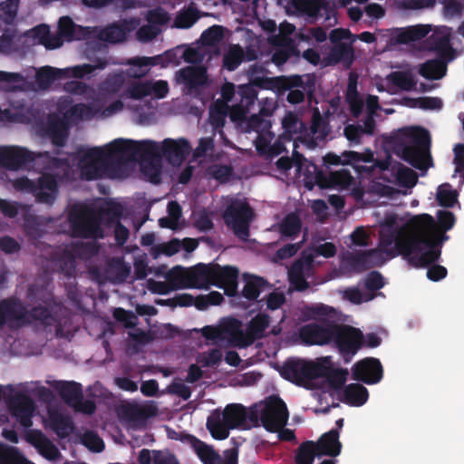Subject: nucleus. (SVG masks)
Instances as JSON below:
<instances>
[{
	"label": "nucleus",
	"mask_w": 464,
	"mask_h": 464,
	"mask_svg": "<svg viewBox=\"0 0 464 464\" xmlns=\"http://www.w3.org/2000/svg\"><path fill=\"white\" fill-rule=\"evenodd\" d=\"M419 218L411 217L404 225L393 229L382 228L380 247L389 258L401 256L411 266L423 267L427 262L421 260L422 246L417 232Z\"/></svg>",
	"instance_id": "1"
},
{
	"label": "nucleus",
	"mask_w": 464,
	"mask_h": 464,
	"mask_svg": "<svg viewBox=\"0 0 464 464\" xmlns=\"http://www.w3.org/2000/svg\"><path fill=\"white\" fill-rule=\"evenodd\" d=\"M388 143L394 154L419 170L425 171L432 165L430 135L424 128L401 129Z\"/></svg>",
	"instance_id": "2"
},
{
	"label": "nucleus",
	"mask_w": 464,
	"mask_h": 464,
	"mask_svg": "<svg viewBox=\"0 0 464 464\" xmlns=\"http://www.w3.org/2000/svg\"><path fill=\"white\" fill-rule=\"evenodd\" d=\"M413 218H420L417 232L423 250L421 260L426 261L427 265L439 261L442 246L450 238L446 233L455 225V215L449 210H438L437 221L426 213Z\"/></svg>",
	"instance_id": "3"
},
{
	"label": "nucleus",
	"mask_w": 464,
	"mask_h": 464,
	"mask_svg": "<svg viewBox=\"0 0 464 464\" xmlns=\"http://www.w3.org/2000/svg\"><path fill=\"white\" fill-rule=\"evenodd\" d=\"M73 159L78 161L81 178L85 180L97 179L102 174L111 178L119 177L122 169L113 141L104 148L79 150Z\"/></svg>",
	"instance_id": "4"
},
{
	"label": "nucleus",
	"mask_w": 464,
	"mask_h": 464,
	"mask_svg": "<svg viewBox=\"0 0 464 464\" xmlns=\"http://www.w3.org/2000/svg\"><path fill=\"white\" fill-rule=\"evenodd\" d=\"M33 322H39L43 326L48 327L55 323V318L51 310L43 305L28 310L17 297L0 300V329L5 325L20 328Z\"/></svg>",
	"instance_id": "5"
},
{
	"label": "nucleus",
	"mask_w": 464,
	"mask_h": 464,
	"mask_svg": "<svg viewBox=\"0 0 464 464\" xmlns=\"http://www.w3.org/2000/svg\"><path fill=\"white\" fill-rule=\"evenodd\" d=\"M37 159L45 163L44 169H62L63 176L69 179L71 164L67 158L53 157L49 151L35 153L16 146L0 147V166L9 170L33 167Z\"/></svg>",
	"instance_id": "6"
},
{
	"label": "nucleus",
	"mask_w": 464,
	"mask_h": 464,
	"mask_svg": "<svg viewBox=\"0 0 464 464\" xmlns=\"http://www.w3.org/2000/svg\"><path fill=\"white\" fill-rule=\"evenodd\" d=\"M250 420V410L238 403H231L225 407L222 413L215 411L207 420V429L216 440H226L229 430L244 427Z\"/></svg>",
	"instance_id": "7"
},
{
	"label": "nucleus",
	"mask_w": 464,
	"mask_h": 464,
	"mask_svg": "<svg viewBox=\"0 0 464 464\" xmlns=\"http://www.w3.org/2000/svg\"><path fill=\"white\" fill-rule=\"evenodd\" d=\"M289 413L285 401L278 396L271 395L264 401L254 404L250 408V422L256 425L260 420L262 426L269 432H276L285 427Z\"/></svg>",
	"instance_id": "8"
},
{
	"label": "nucleus",
	"mask_w": 464,
	"mask_h": 464,
	"mask_svg": "<svg viewBox=\"0 0 464 464\" xmlns=\"http://www.w3.org/2000/svg\"><path fill=\"white\" fill-rule=\"evenodd\" d=\"M68 222L74 237L103 238L101 218L95 210L86 204H74L68 212Z\"/></svg>",
	"instance_id": "9"
},
{
	"label": "nucleus",
	"mask_w": 464,
	"mask_h": 464,
	"mask_svg": "<svg viewBox=\"0 0 464 464\" xmlns=\"http://www.w3.org/2000/svg\"><path fill=\"white\" fill-rule=\"evenodd\" d=\"M13 187L17 191L33 195L37 203L47 206L55 203L60 192L58 177L52 173H43L37 179L17 178L13 181Z\"/></svg>",
	"instance_id": "10"
},
{
	"label": "nucleus",
	"mask_w": 464,
	"mask_h": 464,
	"mask_svg": "<svg viewBox=\"0 0 464 464\" xmlns=\"http://www.w3.org/2000/svg\"><path fill=\"white\" fill-rule=\"evenodd\" d=\"M323 362L303 359H288L281 367L280 375L298 386L307 388L310 382L324 375Z\"/></svg>",
	"instance_id": "11"
},
{
	"label": "nucleus",
	"mask_w": 464,
	"mask_h": 464,
	"mask_svg": "<svg viewBox=\"0 0 464 464\" xmlns=\"http://www.w3.org/2000/svg\"><path fill=\"white\" fill-rule=\"evenodd\" d=\"M332 343L338 350L344 362H350L363 346V333L354 326L334 323Z\"/></svg>",
	"instance_id": "12"
},
{
	"label": "nucleus",
	"mask_w": 464,
	"mask_h": 464,
	"mask_svg": "<svg viewBox=\"0 0 464 464\" xmlns=\"http://www.w3.org/2000/svg\"><path fill=\"white\" fill-rule=\"evenodd\" d=\"M276 86L281 91H288L286 101L291 104H299L307 97L309 102L314 97L315 79L314 75H290L276 79Z\"/></svg>",
	"instance_id": "13"
},
{
	"label": "nucleus",
	"mask_w": 464,
	"mask_h": 464,
	"mask_svg": "<svg viewBox=\"0 0 464 464\" xmlns=\"http://www.w3.org/2000/svg\"><path fill=\"white\" fill-rule=\"evenodd\" d=\"M254 216V210L246 200L234 199L226 208L223 218L238 238L246 240L250 235L249 226Z\"/></svg>",
	"instance_id": "14"
},
{
	"label": "nucleus",
	"mask_w": 464,
	"mask_h": 464,
	"mask_svg": "<svg viewBox=\"0 0 464 464\" xmlns=\"http://www.w3.org/2000/svg\"><path fill=\"white\" fill-rule=\"evenodd\" d=\"M121 166L138 159L160 157L162 145L153 140L133 141L118 139L113 140Z\"/></svg>",
	"instance_id": "15"
},
{
	"label": "nucleus",
	"mask_w": 464,
	"mask_h": 464,
	"mask_svg": "<svg viewBox=\"0 0 464 464\" xmlns=\"http://www.w3.org/2000/svg\"><path fill=\"white\" fill-rule=\"evenodd\" d=\"M373 152L368 149L362 153L348 150L343 151L341 155H337L335 153L329 152L324 157V163L327 167L331 165H350L358 174H362L363 172H370L372 168L370 169L366 166L361 165V163H372L373 162Z\"/></svg>",
	"instance_id": "16"
},
{
	"label": "nucleus",
	"mask_w": 464,
	"mask_h": 464,
	"mask_svg": "<svg viewBox=\"0 0 464 464\" xmlns=\"http://www.w3.org/2000/svg\"><path fill=\"white\" fill-rule=\"evenodd\" d=\"M234 98L235 103L230 108L229 117L233 121H243L257 100L256 86L251 83L239 85Z\"/></svg>",
	"instance_id": "17"
},
{
	"label": "nucleus",
	"mask_w": 464,
	"mask_h": 464,
	"mask_svg": "<svg viewBox=\"0 0 464 464\" xmlns=\"http://www.w3.org/2000/svg\"><path fill=\"white\" fill-rule=\"evenodd\" d=\"M7 406L12 416L21 426L27 429L33 425L34 403L30 396L17 392L7 399Z\"/></svg>",
	"instance_id": "18"
},
{
	"label": "nucleus",
	"mask_w": 464,
	"mask_h": 464,
	"mask_svg": "<svg viewBox=\"0 0 464 464\" xmlns=\"http://www.w3.org/2000/svg\"><path fill=\"white\" fill-rule=\"evenodd\" d=\"M382 376V366L377 358H364L355 362L352 367L353 379L369 385L378 383Z\"/></svg>",
	"instance_id": "19"
},
{
	"label": "nucleus",
	"mask_w": 464,
	"mask_h": 464,
	"mask_svg": "<svg viewBox=\"0 0 464 464\" xmlns=\"http://www.w3.org/2000/svg\"><path fill=\"white\" fill-rule=\"evenodd\" d=\"M333 324L334 322L324 324L311 323L299 329V337L306 345H325L332 343Z\"/></svg>",
	"instance_id": "20"
},
{
	"label": "nucleus",
	"mask_w": 464,
	"mask_h": 464,
	"mask_svg": "<svg viewBox=\"0 0 464 464\" xmlns=\"http://www.w3.org/2000/svg\"><path fill=\"white\" fill-rule=\"evenodd\" d=\"M44 136L50 139L51 142L62 148L65 146L69 137V121L64 116L57 113H50L45 123L42 127Z\"/></svg>",
	"instance_id": "21"
},
{
	"label": "nucleus",
	"mask_w": 464,
	"mask_h": 464,
	"mask_svg": "<svg viewBox=\"0 0 464 464\" xmlns=\"http://www.w3.org/2000/svg\"><path fill=\"white\" fill-rule=\"evenodd\" d=\"M214 264L198 263L185 271L182 276L184 285L188 288H208L214 277Z\"/></svg>",
	"instance_id": "22"
},
{
	"label": "nucleus",
	"mask_w": 464,
	"mask_h": 464,
	"mask_svg": "<svg viewBox=\"0 0 464 464\" xmlns=\"http://www.w3.org/2000/svg\"><path fill=\"white\" fill-rule=\"evenodd\" d=\"M238 269L234 266H220L214 264L212 285L224 289L227 296L237 295Z\"/></svg>",
	"instance_id": "23"
},
{
	"label": "nucleus",
	"mask_w": 464,
	"mask_h": 464,
	"mask_svg": "<svg viewBox=\"0 0 464 464\" xmlns=\"http://www.w3.org/2000/svg\"><path fill=\"white\" fill-rule=\"evenodd\" d=\"M172 61V53L168 51L165 54H160L152 57H135L128 60L127 64L132 65L137 68H130L127 70V74L130 78L140 79L148 73L147 66L161 65L166 66Z\"/></svg>",
	"instance_id": "24"
},
{
	"label": "nucleus",
	"mask_w": 464,
	"mask_h": 464,
	"mask_svg": "<svg viewBox=\"0 0 464 464\" xmlns=\"http://www.w3.org/2000/svg\"><path fill=\"white\" fill-rule=\"evenodd\" d=\"M190 146L186 139H165L162 141L161 157H164L171 165H179L189 153Z\"/></svg>",
	"instance_id": "25"
},
{
	"label": "nucleus",
	"mask_w": 464,
	"mask_h": 464,
	"mask_svg": "<svg viewBox=\"0 0 464 464\" xmlns=\"http://www.w3.org/2000/svg\"><path fill=\"white\" fill-rule=\"evenodd\" d=\"M180 440L188 444L203 464H223L214 448L191 434L182 435Z\"/></svg>",
	"instance_id": "26"
},
{
	"label": "nucleus",
	"mask_w": 464,
	"mask_h": 464,
	"mask_svg": "<svg viewBox=\"0 0 464 464\" xmlns=\"http://www.w3.org/2000/svg\"><path fill=\"white\" fill-rule=\"evenodd\" d=\"M339 437V430L332 429L328 432L324 433L317 441H314L319 456H328L331 458L339 456L343 447Z\"/></svg>",
	"instance_id": "27"
},
{
	"label": "nucleus",
	"mask_w": 464,
	"mask_h": 464,
	"mask_svg": "<svg viewBox=\"0 0 464 464\" xmlns=\"http://www.w3.org/2000/svg\"><path fill=\"white\" fill-rule=\"evenodd\" d=\"M244 287L241 295L248 301H256L260 294L269 288L271 285L265 278L255 275H244Z\"/></svg>",
	"instance_id": "28"
},
{
	"label": "nucleus",
	"mask_w": 464,
	"mask_h": 464,
	"mask_svg": "<svg viewBox=\"0 0 464 464\" xmlns=\"http://www.w3.org/2000/svg\"><path fill=\"white\" fill-rule=\"evenodd\" d=\"M55 389L60 397L69 406H76L83 399L82 386L76 382H58Z\"/></svg>",
	"instance_id": "29"
},
{
	"label": "nucleus",
	"mask_w": 464,
	"mask_h": 464,
	"mask_svg": "<svg viewBox=\"0 0 464 464\" xmlns=\"http://www.w3.org/2000/svg\"><path fill=\"white\" fill-rule=\"evenodd\" d=\"M369 398L368 390L360 383H350L343 389L342 401L354 407L362 406Z\"/></svg>",
	"instance_id": "30"
},
{
	"label": "nucleus",
	"mask_w": 464,
	"mask_h": 464,
	"mask_svg": "<svg viewBox=\"0 0 464 464\" xmlns=\"http://www.w3.org/2000/svg\"><path fill=\"white\" fill-rule=\"evenodd\" d=\"M428 46L436 52L440 58L451 60L453 49L450 44V34L434 33L427 39Z\"/></svg>",
	"instance_id": "31"
},
{
	"label": "nucleus",
	"mask_w": 464,
	"mask_h": 464,
	"mask_svg": "<svg viewBox=\"0 0 464 464\" xmlns=\"http://www.w3.org/2000/svg\"><path fill=\"white\" fill-rule=\"evenodd\" d=\"M353 60V47L345 43L334 44L326 58H324L325 65H334L339 63H346L350 66Z\"/></svg>",
	"instance_id": "32"
},
{
	"label": "nucleus",
	"mask_w": 464,
	"mask_h": 464,
	"mask_svg": "<svg viewBox=\"0 0 464 464\" xmlns=\"http://www.w3.org/2000/svg\"><path fill=\"white\" fill-rule=\"evenodd\" d=\"M450 60L438 58L428 60L419 69V73L428 80H439L446 74L447 63Z\"/></svg>",
	"instance_id": "33"
},
{
	"label": "nucleus",
	"mask_w": 464,
	"mask_h": 464,
	"mask_svg": "<svg viewBox=\"0 0 464 464\" xmlns=\"http://www.w3.org/2000/svg\"><path fill=\"white\" fill-rule=\"evenodd\" d=\"M430 33L428 25L418 24L396 30L394 38L399 44H409L424 38Z\"/></svg>",
	"instance_id": "34"
},
{
	"label": "nucleus",
	"mask_w": 464,
	"mask_h": 464,
	"mask_svg": "<svg viewBox=\"0 0 464 464\" xmlns=\"http://www.w3.org/2000/svg\"><path fill=\"white\" fill-rule=\"evenodd\" d=\"M223 332L231 334L241 333L240 322L237 319H228L227 322L223 324L221 328L212 325H206L201 329L202 335L206 339L211 341L220 339Z\"/></svg>",
	"instance_id": "35"
},
{
	"label": "nucleus",
	"mask_w": 464,
	"mask_h": 464,
	"mask_svg": "<svg viewBox=\"0 0 464 464\" xmlns=\"http://www.w3.org/2000/svg\"><path fill=\"white\" fill-rule=\"evenodd\" d=\"M108 63L109 62L106 58H96L92 64L83 63L73 67L64 68L63 70H67V73L64 75V79H82L84 76L92 73L97 69H104Z\"/></svg>",
	"instance_id": "36"
},
{
	"label": "nucleus",
	"mask_w": 464,
	"mask_h": 464,
	"mask_svg": "<svg viewBox=\"0 0 464 464\" xmlns=\"http://www.w3.org/2000/svg\"><path fill=\"white\" fill-rule=\"evenodd\" d=\"M67 70L44 66L40 68L35 74V81L40 88L48 89L55 81L64 79Z\"/></svg>",
	"instance_id": "37"
},
{
	"label": "nucleus",
	"mask_w": 464,
	"mask_h": 464,
	"mask_svg": "<svg viewBox=\"0 0 464 464\" xmlns=\"http://www.w3.org/2000/svg\"><path fill=\"white\" fill-rule=\"evenodd\" d=\"M302 220L298 214L289 213L287 214L281 223L279 224V233L282 237L285 238H295L301 232Z\"/></svg>",
	"instance_id": "38"
},
{
	"label": "nucleus",
	"mask_w": 464,
	"mask_h": 464,
	"mask_svg": "<svg viewBox=\"0 0 464 464\" xmlns=\"http://www.w3.org/2000/svg\"><path fill=\"white\" fill-rule=\"evenodd\" d=\"M51 427L61 439L67 438L73 430L74 424L72 418L59 412L50 414Z\"/></svg>",
	"instance_id": "39"
},
{
	"label": "nucleus",
	"mask_w": 464,
	"mask_h": 464,
	"mask_svg": "<svg viewBox=\"0 0 464 464\" xmlns=\"http://www.w3.org/2000/svg\"><path fill=\"white\" fill-rule=\"evenodd\" d=\"M269 326V316L266 314H258L253 317L246 326V336L251 341L262 339L265 331Z\"/></svg>",
	"instance_id": "40"
},
{
	"label": "nucleus",
	"mask_w": 464,
	"mask_h": 464,
	"mask_svg": "<svg viewBox=\"0 0 464 464\" xmlns=\"http://www.w3.org/2000/svg\"><path fill=\"white\" fill-rule=\"evenodd\" d=\"M368 256L366 250L347 252L343 262L351 271L361 273L369 269Z\"/></svg>",
	"instance_id": "41"
},
{
	"label": "nucleus",
	"mask_w": 464,
	"mask_h": 464,
	"mask_svg": "<svg viewBox=\"0 0 464 464\" xmlns=\"http://www.w3.org/2000/svg\"><path fill=\"white\" fill-rule=\"evenodd\" d=\"M126 75L128 76L123 71L109 73L105 80L101 82L100 90L107 94L118 93L124 85Z\"/></svg>",
	"instance_id": "42"
},
{
	"label": "nucleus",
	"mask_w": 464,
	"mask_h": 464,
	"mask_svg": "<svg viewBox=\"0 0 464 464\" xmlns=\"http://www.w3.org/2000/svg\"><path fill=\"white\" fill-rule=\"evenodd\" d=\"M387 80L392 85L406 92L414 90L417 85L414 76L410 72H392L387 76Z\"/></svg>",
	"instance_id": "43"
},
{
	"label": "nucleus",
	"mask_w": 464,
	"mask_h": 464,
	"mask_svg": "<svg viewBox=\"0 0 464 464\" xmlns=\"http://www.w3.org/2000/svg\"><path fill=\"white\" fill-rule=\"evenodd\" d=\"M0 464H32L18 449L0 443Z\"/></svg>",
	"instance_id": "44"
},
{
	"label": "nucleus",
	"mask_w": 464,
	"mask_h": 464,
	"mask_svg": "<svg viewBox=\"0 0 464 464\" xmlns=\"http://www.w3.org/2000/svg\"><path fill=\"white\" fill-rule=\"evenodd\" d=\"M315 457L320 458L314 441L306 440L302 442L296 450L295 463L313 464Z\"/></svg>",
	"instance_id": "45"
},
{
	"label": "nucleus",
	"mask_w": 464,
	"mask_h": 464,
	"mask_svg": "<svg viewBox=\"0 0 464 464\" xmlns=\"http://www.w3.org/2000/svg\"><path fill=\"white\" fill-rule=\"evenodd\" d=\"M245 58L243 48L239 44H234L223 56V67L229 72L238 68Z\"/></svg>",
	"instance_id": "46"
},
{
	"label": "nucleus",
	"mask_w": 464,
	"mask_h": 464,
	"mask_svg": "<svg viewBox=\"0 0 464 464\" xmlns=\"http://www.w3.org/2000/svg\"><path fill=\"white\" fill-rule=\"evenodd\" d=\"M324 375L320 378H326L330 386L335 390H339L343 387L347 380L348 371L346 369H331L325 363L323 362Z\"/></svg>",
	"instance_id": "47"
},
{
	"label": "nucleus",
	"mask_w": 464,
	"mask_h": 464,
	"mask_svg": "<svg viewBox=\"0 0 464 464\" xmlns=\"http://www.w3.org/2000/svg\"><path fill=\"white\" fill-rule=\"evenodd\" d=\"M303 122L298 120L297 116L292 112H288L283 119L282 126L284 129V133L282 135L283 139H286L287 141H294L295 138L292 136L293 134H297L299 129L302 127Z\"/></svg>",
	"instance_id": "48"
},
{
	"label": "nucleus",
	"mask_w": 464,
	"mask_h": 464,
	"mask_svg": "<svg viewBox=\"0 0 464 464\" xmlns=\"http://www.w3.org/2000/svg\"><path fill=\"white\" fill-rule=\"evenodd\" d=\"M199 19L198 11L189 7L180 11L174 20V26L179 29L190 28Z\"/></svg>",
	"instance_id": "49"
},
{
	"label": "nucleus",
	"mask_w": 464,
	"mask_h": 464,
	"mask_svg": "<svg viewBox=\"0 0 464 464\" xmlns=\"http://www.w3.org/2000/svg\"><path fill=\"white\" fill-rule=\"evenodd\" d=\"M126 37L125 29L118 24H111L102 29L99 34V38L104 42L115 44L122 42Z\"/></svg>",
	"instance_id": "50"
},
{
	"label": "nucleus",
	"mask_w": 464,
	"mask_h": 464,
	"mask_svg": "<svg viewBox=\"0 0 464 464\" xmlns=\"http://www.w3.org/2000/svg\"><path fill=\"white\" fill-rule=\"evenodd\" d=\"M328 122L321 115L319 110L314 109L312 115L311 132L316 136L317 139H324L328 134Z\"/></svg>",
	"instance_id": "51"
},
{
	"label": "nucleus",
	"mask_w": 464,
	"mask_h": 464,
	"mask_svg": "<svg viewBox=\"0 0 464 464\" xmlns=\"http://www.w3.org/2000/svg\"><path fill=\"white\" fill-rule=\"evenodd\" d=\"M181 80L189 86H197L202 83L204 78V71L199 68L186 67L179 72Z\"/></svg>",
	"instance_id": "52"
},
{
	"label": "nucleus",
	"mask_w": 464,
	"mask_h": 464,
	"mask_svg": "<svg viewBox=\"0 0 464 464\" xmlns=\"http://www.w3.org/2000/svg\"><path fill=\"white\" fill-rule=\"evenodd\" d=\"M457 192L450 189V186L449 184H444L439 187L437 200L440 206L444 208H452L457 202Z\"/></svg>",
	"instance_id": "53"
},
{
	"label": "nucleus",
	"mask_w": 464,
	"mask_h": 464,
	"mask_svg": "<svg viewBox=\"0 0 464 464\" xmlns=\"http://www.w3.org/2000/svg\"><path fill=\"white\" fill-rule=\"evenodd\" d=\"M271 121L258 114H253L246 120V131H255L259 134L269 131Z\"/></svg>",
	"instance_id": "54"
},
{
	"label": "nucleus",
	"mask_w": 464,
	"mask_h": 464,
	"mask_svg": "<svg viewBox=\"0 0 464 464\" xmlns=\"http://www.w3.org/2000/svg\"><path fill=\"white\" fill-rule=\"evenodd\" d=\"M19 0H5L0 3V19L5 24H11L17 14Z\"/></svg>",
	"instance_id": "55"
},
{
	"label": "nucleus",
	"mask_w": 464,
	"mask_h": 464,
	"mask_svg": "<svg viewBox=\"0 0 464 464\" xmlns=\"http://www.w3.org/2000/svg\"><path fill=\"white\" fill-rule=\"evenodd\" d=\"M396 179L401 186L408 188H413L418 181L417 174L411 169L404 166L399 168Z\"/></svg>",
	"instance_id": "56"
},
{
	"label": "nucleus",
	"mask_w": 464,
	"mask_h": 464,
	"mask_svg": "<svg viewBox=\"0 0 464 464\" xmlns=\"http://www.w3.org/2000/svg\"><path fill=\"white\" fill-rule=\"evenodd\" d=\"M92 109L90 105L85 103H77L72 105L63 116L69 121V119L82 120L84 117L89 118L92 116Z\"/></svg>",
	"instance_id": "57"
},
{
	"label": "nucleus",
	"mask_w": 464,
	"mask_h": 464,
	"mask_svg": "<svg viewBox=\"0 0 464 464\" xmlns=\"http://www.w3.org/2000/svg\"><path fill=\"white\" fill-rule=\"evenodd\" d=\"M127 95L134 100H140L150 95V81L133 82L126 90Z\"/></svg>",
	"instance_id": "58"
},
{
	"label": "nucleus",
	"mask_w": 464,
	"mask_h": 464,
	"mask_svg": "<svg viewBox=\"0 0 464 464\" xmlns=\"http://www.w3.org/2000/svg\"><path fill=\"white\" fill-rule=\"evenodd\" d=\"M223 38V27L221 25H212L203 31L200 39L207 45H215Z\"/></svg>",
	"instance_id": "59"
},
{
	"label": "nucleus",
	"mask_w": 464,
	"mask_h": 464,
	"mask_svg": "<svg viewBox=\"0 0 464 464\" xmlns=\"http://www.w3.org/2000/svg\"><path fill=\"white\" fill-rule=\"evenodd\" d=\"M385 285L384 278L379 271H371L364 278V287L374 294V292L382 289Z\"/></svg>",
	"instance_id": "60"
},
{
	"label": "nucleus",
	"mask_w": 464,
	"mask_h": 464,
	"mask_svg": "<svg viewBox=\"0 0 464 464\" xmlns=\"http://www.w3.org/2000/svg\"><path fill=\"white\" fill-rule=\"evenodd\" d=\"M82 443L93 452H101L104 449V442L94 431H86L82 436Z\"/></svg>",
	"instance_id": "61"
},
{
	"label": "nucleus",
	"mask_w": 464,
	"mask_h": 464,
	"mask_svg": "<svg viewBox=\"0 0 464 464\" xmlns=\"http://www.w3.org/2000/svg\"><path fill=\"white\" fill-rule=\"evenodd\" d=\"M291 284L298 291H304L309 287V284L302 273V266L295 265L289 274Z\"/></svg>",
	"instance_id": "62"
},
{
	"label": "nucleus",
	"mask_w": 464,
	"mask_h": 464,
	"mask_svg": "<svg viewBox=\"0 0 464 464\" xmlns=\"http://www.w3.org/2000/svg\"><path fill=\"white\" fill-rule=\"evenodd\" d=\"M153 464H180L177 456L169 450H153Z\"/></svg>",
	"instance_id": "63"
},
{
	"label": "nucleus",
	"mask_w": 464,
	"mask_h": 464,
	"mask_svg": "<svg viewBox=\"0 0 464 464\" xmlns=\"http://www.w3.org/2000/svg\"><path fill=\"white\" fill-rule=\"evenodd\" d=\"M454 164L455 172L459 175L464 181V144L459 143L454 147Z\"/></svg>",
	"instance_id": "64"
}]
</instances>
